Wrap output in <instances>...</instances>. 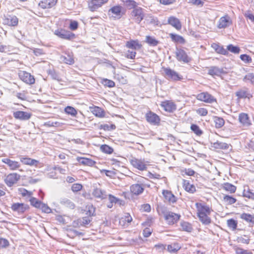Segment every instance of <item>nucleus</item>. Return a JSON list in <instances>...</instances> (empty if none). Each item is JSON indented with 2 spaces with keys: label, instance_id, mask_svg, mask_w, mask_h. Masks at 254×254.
I'll return each mask as SVG.
<instances>
[{
  "label": "nucleus",
  "instance_id": "obj_1",
  "mask_svg": "<svg viewBox=\"0 0 254 254\" xmlns=\"http://www.w3.org/2000/svg\"><path fill=\"white\" fill-rule=\"evenodd\" d=\"M195 205L197 210V215L199 220L205 225L210 224L211 219L208 216L211 211L210 207L204 203L196 202Z\"/></svg>",
  "mask_w": 254,
  "mask_h": 254
},
{
  "label": "nucleus",
  "instance_id": "obj_2",
  "mask_svg": "<svg viewBox=\"0 0 254 254\" xmlns=\"http://www.w3.org/2000/svg\"><path fill=\"white\" fill-rule=\"evenodd\" d=\"M164 217L165 220L169 225H173L177 223L180 219V214L174 213L171 211H163Z\"/></svg>",
  "mask_w": 254,
  "mask_h": 254
},
{
  "label": "nucleus",
  "instance_id": "obj_3",
  "mask_svg": "<svg viewBox=\"0 0 254 254\" xmlns=\"http://www.w3.org/2000/svg\"><path fill=\"white\" fill-rule=\"evenodd\" d=\"M165 77L170 80L179 81L183 78L178 72L169 67L163 68Z\"/></svg>",
  "mask_w": 254,
  "mask_h": 254
},
{
  "label": "nucleus",
  "instance_id": "obj_4",
  "mask_svg": "<svg viewBox=\"0 0 254 254\" xmlns=\"http://www.w3.org/2000/svg\"><path fill=\"white\" fill-rule=\"evenodd\" d=\"M130 164L133 167L140 171L146 170L148 162L144 159H138L136 158H132L130 160Z\"/></svg>",
  "mask_w": 254,
  "mask_h": 254
},
{
  "label": "nucleus",
  "instance_id": "obj_5",
  "mask_svg": "<svg viewBox=\"0 0 254 254\" xmlns=\"http://www.w3.org/2000/svg\"><path fill=\"white\" fill-rule=\"evenodd\" d=\"M144 17L143 9L137 7L133 9L131 12V17L135 22L139 24Z\"/></svg>",
  "mask_w": 254,
  "mask_h": 254
},
{
  "label": "nucleus",
  "instance_id": "obj_6",
  "mask_svg": "<svg viewBox=\"0 0 254 254\" xmlns=\"http://www.w3.org/2000/svg\"><path fill=\"white\" fill-rule=\"evenodd\" d=\"M124 14V8L120 5L112 6L108 10V14L117 19H120Z\"/></svg>",
  "mask_w": 254,
  "mask_h": 254
},
{
  "label": "nucleus",
  "instance_id": "obj_7",
  "mask_svg": "<svg viewBox=\"0 0 254 254\" xmlns=\"http://www.w3.org/2000/svg\"><path fill=\"white\" fill-rule=\"evenodd\" d=\"M175 54L177 59L180 62L188 63L190 61V58L183 49L177 48Z\"/></svg>",
  "mask_w": 254,
  "mask_h": 254
},
{
  "label": "nucleus",
  "instance_id": "obj_8",
  "mask_svg": "<svg viewBox=\"0 0 254 254\" xmlns=\"http://www.w3.org/2000/svg\"><path fill=\"white\" fill-rule=\"evenodd\" d=\"M20 176L17 173H10L6 176L4 182L8 187H11L20 179Z\"/></svg>",
  "mask_w": 254,
  "mask_h": 254
},
{
  "label": "nucleus",
  "instance_id": "obj_9",
  "mask_svg": "<svg viewBox=\"0 0 254 254\" xmlns=\"http://www.w3.org/2000/svg\"><path fill=\"white\" fill-rule=\"evenodd\" d=\"M55 34L59 37L64 39L70 40L75 37V35L73 33L64 29L56 30Z\"/></svg>",
  "mask_w": 254,
  "mask_h": 254
},
{
  "label": "nucleus",
  "instance_id": "obj_10",
  "mask_svg": "<svg viewBox=\"0 0 254 254\" xmlns=\"http://www.w3.org/2000/svg\"><path fill=\"white\" fill-rule=\"evenodd\" d=\"M20 78L24 82L28 84H33L35 83V78L30 73L26 71H21L19 73Z\"/></svg>",
  "mask_w": 254,
  "mask_h": 254
},
{
  "label": "nucleus",
  "instance_id": "obj_11",
  "mask_svg": "<svg viewBox=\"0 0 254 254\" xmlns=\"http://www.w3.org/2000/svg\"><path fill=\"white\" fill-rule=\"evenodd\" d=\"M109 0H91L88 3V6L91 11H94L106 3Z\"/></svg>",
  "mask_w": 254,
  "mask_h": 254
},
{
  "label": "nucleus",
  "instance_id": "obj_12",
  "mask_svg": "<svg viewBox=\"0 0 254 254\" xmlns=\"http://www.w3.org/2000/svg\"><path fill=\"white\" fill-rule=\"evenodd\" d=\"M147 121L153 125H158L160 123V118L156 114L149 112L145 115Z\"/></svg>",
  "mask_w": 254,
  "mask_h": 254
},
{
  "label": "nucleus",
  "instance_id": "obj_13",
  "mask_svg": "<svg viewBox=\"0 0 254 254\" xmlns=\"http://www.w3.org/2000/svg\"><path fill=\"white\" fill-rule=\"evenodd\" d=\"M59 61L61 63H64L67 64L71 65L74 64V59L72 53H65L64 55L60 56Z\"/></svg>",
  "mask_w": 254,
  "mask_h": 254
},
{
  "label": "nucleus",
  "instance_id": "obj_14",
  "mask_svg": "<svg viewBox=\"0 0 254 254\" xmlns=\"http://www.w3.org/2000/svg\"><path fill=\"white\" fill-rule=\"evenodd\" d=\"M239 121L243 127H248L252 124L248 115L244 113L239 114Z\"/></svg>",
  "mask_w": 254,
  "mask_h": 254
},
{
  "label": "nucleus",
  "instance_id": "obj_15",
  "mask_svg": "<svg viewBox=\"0 0 254 254\" xmlns=\"http://www.w3.org/2000/svg\"><path fill=\"white\" fill-rule=\"evenodd\" d=\"M197 99L207 103H212L215 101L214 98L207 92H202L198 94Z\"/></svg>",
  "mask_w": 254,
  "mask_h": 254
},
{
  "label": "nucleus",
  "instance_id": "obj_16",
  "mask_svg": "<svg viewBox=\"0 0 254 254\" xmlns=\"http://www.w3.org/2000/svg\"><path fill=\"white\" fill-rule=\"evenodd\" d=\"M161 106L167 112H173L176 110V104L170 101H165L162 102L161 104Z\"/></svg>",
  "mask_w": 254,
  "mask_h": 254
},
{
  "label": "nucleus",
  "instance_id": "obj_17",
  "mask_svg": "<svg viewBox=\"0 0 254 254\" xmlns=\"http://www.w3.org/2000/svg\"><path fill=\"white\" fill-rule=\"evenodd\" d=\"M31 116V114L23 111H16L13 113V117L20 120L26 121L29 120Z\"/></svg>",
  "mask_w": 254,
  "mask_h": 254
},
{
  "label": "nucleus",
  "instance_id": "obj_18",
  "mask_svg": "<svg viewBox=\"0 0 254 254\" xmlns=\"http://www.w3.org/2000/svg\"><path fill=\"white\" fill-rule=\"evenodd\" d=\"M162 194L166 200L170 203H174L177 201V197L172 192L168 190H163Z\"/></svg>",
  "mask_w": 254,
  "mask_h": 254
},
{
  "label": "nucleus",
  "instance_id": "obj_19",
  "mask_svg": "<svg viewBox=\"0 0 254 254\" xmlns=\"http://www.w3.org/2000/svg\"><path fill=\"white\" fill-rule=\"evenodd\" d=\"M2 162L7 165L9 169L11 170H15L19 168L20 166V163L16 161L11 160L8 158H3Z\"/></svg>",
  "mask_w": 254,
  "mask_h": 254
},
{
  "label": "nucleus",
  "instance_id": "obj_20",
  "mask_svg": "<svg viewBox=\"0 0 254 254\" xmlns=\"http://www.w3.org/2000/svg\"><path fill=\"white\" fill-rule=\"evenodd\" d=\"M232 24L230 18L228 15H225L220 18L219 21L218 28H225Z\"/></svg>",
  "mask_w": 254,
  "mask_h": 254
},
{
  "label": "nucleus",
  "instance_id": "obj_21",
  "mask_svg": "<svg viewBox=\"0 0 254 254\" xmlns=\"http://www.w3.org/2000/svg\"><path fill=\"white\" fill-rule=\"evenodd\" d=\"M208 73L213 76H219L222 74L226 73V72L222 68H219L217 66H211L209 68Z\"/></svg>",
  "mask_w": 254,
  "mask_h": 254
},
{
  "label": "nucleus",
  "instance_id": "obj_22",
  "mask_svg": "<svg viewBox=\"0 0 254 254\" xmlns=\"http://www.w3.org/2000/svg\"><path fill=\"white\" fill-rule=\"evenodd\" d=\"M4 22L10 26H16L18 24V19L16 16L9 15L4 19Z\"/></svg>",
  "mask_w": 254,
  "mask_h": 254
},
{
  "label": "nucleus",
  "instance_id": "obj_23",
  "mask_svg": "<svg viewBox=\"0 0 254 254\" xmlns=\"http://www.w3.org/2000/svg\"><path fill=\"white\" fill-rule=\"evenodd\" d=\"M168 23L177 30H180L182 28V24L180 20L174 16H170L169 17Z\"/></svg>",
  "mask_w": 254,
  "mask_h": 254
},
{
  "label": "nucleus",
  "instance_id": "obj_24",
  "mask_svg": "<svg viewBox=\"0 0 254 254\" xmlns=\"http://www.w3.org/2000/svg\"><path fill=\"white\" fill-rule=\"evenodd\" d=\"M130 190L133 194L135 195H139L143 192L144 188L142 185L135 184L130 186Z\"/></svg>",
  "mask_w": 254,
  "mask_h": 254
},
{
  "label": "nucleus",
  "instance_id": "obj_25",
  "mask_svg": "<svg viewBox=\"0 0 254 254\" xmlns=\"http://www.w3.org/2000/svg\"><path fill=\"white\" fill-rule=\"evenodd\" d=\"M126 45L127 48L134 50H139L142 47L138 40H133L127 41Z\"/></svg>",
  "mask_w": 254,
  "mask_h": 254
},
{
  "label": "nucleus",
  "instance_id": "obj_26",
  "mask_svg": "<svg viewBox=\"0 0 254 254\" xmlns=\"http://www.w3.org/2000/svg\"><path fill=\"white\" fill-rule=\"evenodd\" d=\"M56 3V0H42L39 3V5L43 9L50 8L55 5Z\"/></svg>",
  "mask_w": 254,
  "mask_h": 254
},
{
  "label": "nucleus",
  "instance_id": "obj_27",
  "mask_svg": "<svg viewBox=\"0 0 254 254\" xmlns=\"http://www.w3.org/2000/svg\"><path fill=\"white\" fill-rule=\"evenodd\" d=\"M28 208L26 205L23 203H15L12 204L11 209L18 213H23L26 209Z\"/></svg>",
  "mask_w": 254,
  "mask_h": 254
},
{
  "label": "nucleus",
  "instance_id": "obj_28",
  "mask_svg": "<svg viewBox=\"0 0 254 254\" xmlns=\"http://www.w3.org/2000/svg\"><path fill=\"white\" fill-rule=\"evenodd\" d=\"M77 160L79 163L90 167L93 166L96 164V162L93 160L85 157H77Z\"/></svg>",
  "mask_w": 254,
  "mask_h": 254
},
{
  "label": "nucleus",
  "instance_id": "obj_29",
  "mask_svg": "<svg viewBox=\"0 0 254 254\" xmlns=\"http://www.w3.org/2000/svg\"><path fill=\"white\" fill-rule=\"evenodd\" d=\"M20 160L23 164L30 166H37L39 164V161L30 158L20 157Z\"/></svg>",
  "mask_w": 254,
  "mask_h": 254
},
{
  "label": "nucleus",
  "instance_id": "obj_30",
  "mask_svg": "<svg viewBox=\"0 0 254 254\" xmlns=\"http://www.w3.org/2000/svg\"><path fill=\"white\" fill-rule=\"evenodd\" d=\"M211 47L218 54H222L223 55H228V52L223 48V46H221L218 44L213 43L211 45Z\"/></svg>",
  "mask_w": 254,
  "mask_h": 254
},
{
  "label": "nucleus",
  "instance_id": "obj_31",
  "mask_svg": "<svg viewBox=\"0 0 254 254\" xmlns=\"http://www.w3.org/2000/svg\"><path fill=\"white\" fill-rule=\"evenodd\" d=\"M90 111L96 117H103L105 115L104 111L97 106L90 107Z\"/></svg>",
  "mask_w": 254,
  "mask_h": 254
},
{
  "label": "nucleus",
  "instance_id": "obj_32",
  "mask_svg": "<svg viewBox=\"0 0 254 254\" xmlns=\"http://www.w3.org/2000/svg\"><path fill=\"white\" fill-rule=\"evenodd\" d=\"M183 187L187 191L190 193H193L196 190L195 186L190 184L187 180H183Z\"/></svg>",
  "mask_w": 254,
  "mask_h": 254
},
{
  "label": "nucleus",
  "instance_id": "obj_33",
  "mask_svg": "<svg viewBox=\"0 0 254 254\" xmlns=\"http://www.w3.org/2000/svg\"><path fill=\"white\" fill-rule=\"evenodd\" d=\"M240 218L251 224L254 225V215L243 213L241 215Z\"/></svg>",
  "mask_w": 254,
  "mask_h": 254
},
{
  "label": "nucleus",
  "instance_id": "obj_34",
  "mask_svg": "<svg viewBox=\"0 0 254 254\" xmlns=\"http://www.w3.org/2000/svg\"><path fill=\"white\" fill-rule=\"evenodd\" d=\"M93 195L97 198H99L102 199L106 198L107 196L105 191L98 188L94 189L93 191Z\"/></svg>",
  "mask_w": 254,
  "mask_h": 254
},
{
  "label": "nucleus",
  "instance_id": "obj_35",
  "mask_svg": "<svg viewBox=\"0 0 254 254\" xmlns=\"http://www.w3.org/2000/svg\"><path fill=\"white\" fill-rule=\"evenodd\" d=\"M222 188L231 193H234L236 190V187L229 183H224Z\"/></svg>",
  "mask_w": 254,
  "mask_h": 254
},
{
  "label": "nucleus",
  "instance_id": "obj_36",
  "mask_svg": "<svg viewBox=\"0 0 254 254\" xmlns=\"http://www.w3.org/2000/svg\"><path fill=\"white\" fill-rule=\"evenodd\" d=\"M60 203L62 205L70 209H74L75 207V204H74V203L72 202L70 200L66 198H61L60 200Z\"/></svg>",
  "mask_w": 254,
  "mask_h": 254
},
{
  "label": "nucleus",
  "instance_id": "obj_37",
  "mask_svg": "<svg viewBox=\"0 0 254 254\" xmlns=\"http://www.w3.org/2000/svg\"><path fill=\"white\" fill-rule=\"evenodd\" d=\"M121 1L128 9H134L136 6V2L134 0H121Z\"/></svg>",
  "mask_w": 254,
  "mask_h": 254
},
{
  "label": "nucleus",
  "instance_id": "obj_38",
  "mask_svg": "<svg viewBox=\"0 0 254 254\" xmlns=\"http://www.w3.org/2000/svg\"><path fill=\"white\" fill-rule=\"evenodd\" d=\"M145 42L150 46H156L159 43L158 40L154 37L150 36H146Z\"/></svg>",
  "mask_w": 254,
  "mask_h": 254
},
{
  "label": "nucleus",
  "instance_id": "obj_39",
  "mask_svg": "<svg viewBox=\"0 0 254 254\" xmlns=\"http://www.w3.org/2000/svg\"><path fill=\"white\" fill-rule=\"evenodd\" d=\"M181 249V246L177 243H173L167 247L168 251L171 253H175Z\"/></svg>",
  "mask_w": 254,
  "mask_h": 254
},
{
  "label": "nucleus",
  "instance_id": "obj_40",
  "mask_svg": "<svg viewBox=\"0 0 254 254\" xmlns=\"http://www.w3.org/2000/svg\"><path fill=\"white\" fill-rule=\"evenodd\" d=\"M109 200L111 203H118L120 205H124V201L119 198H117L112 194H109Z\"/></svg>",
  "mask_w": 254,
  "mask_h": 254
},
{
  "label": "nucleus",
  "instance_id": "obj_41",
  "mask_svg": "<svg viewBox=\"0 0 254 254\" xmlns=\"http://www.w3.org/2000/svg\"><path fill=\"white\" fill-rule=\"evenodd\" d=\"M213 147L216 149H226L228 148V145L226 143L217 141L213 144Z\"/></svg>",
  "mask_w": 254,
  "mask_h": 254
},
{
  "label": "nucleus",
  "instance_id": "obj_42",
  "mask_svg": "<svg viewBox=\"0 0 254 254\" xmlns=\"http://www.w3.org/2000/svg\"><path fill=\"white\" fill-rule=\"evenodd\" d=\"M226 50H227L228 52L229 51L235 54H239L241 51L238 46H234L232 44L228 45Z\"/></svg>",
  "mask_w": 254,
  "mask_h": 254
},
{
  "label": "nucleus",
  "instance_id": "obj_43",
  "mask_svg": "<svg viewBox=\"0 0 254 254\" xmlns=\"http://www.w3.org/2000/svg\"><path fill=\"white\" fill-rule=\"evenodd\" d=\"M170 37L172 40L175 42H178L181 44L185 43V39L183 37L180 35L174 34H171Z\"/></svg>",
  "mask_w": 254,
  "mask_h": 254
},
{
  "label": "nucleus",
  "instance_id": "obj_44",
  "mask_svg": "<svg viewBox=\"0 0 254 254\" xmlns=\"http://www.w3.org/2000/svg\"><path fill=\"white\" fill-rule=\"evenodd\" d=\"M100 150L102 152L108 154H112L114 151L111 147L107 144L102 145L100 146Z\"/></svg>",
  "mask_w": 254,
  "mask_h": 254
},
{
  "label": "nucleus",
  "instance_id": "obj_45",
  "mask_svg": "<svg viewBox=\"0 0 254 254\" xmlns=\"http://www.w3.org/2000/svg\"><path fill=\"white\" fill-rule=\"evenodd\" d=\"M214 121L215 123V127L216 128L221 127L224 126L225 123L224 119L218 117H215L214 118Z\"/></svg>",
  "mask_w": 254,
  "mask_h": 254
},
{
  "label": "nucleus",
  "instance_id": "obj_46",
  "mask_svg": "<svg viewBox=\"0 0 254 254\" xmlns=\"http://www.w3.org/2000/svg\"><path fill=\"white\" fill-rule=\"evenodd\" d=\"M181 226L183 230L190 232L192 228L190 223L187 222H182L181 223Z\"/></svg>",
  "mask_w": 254,
  "mask_h": 254
},
{
  "label": "nucleus",
  "instance_id": "obj_47",
  "mask_svg": "<svg viewBox=\"0 0 254 254\" xmlns=\"http://www.w3.org/2000/svg\"><path fill=\"white\" fill-rule=\"evenodd\" d=\"M227 224L229 228L232 230L236 229L237 227V221L233 219H230L227 220Z\"/></svg>",
  "mask_w": 254,
  "mask_h": 254
},
{
  "label": "nucleus",
  "instance_id": "obj_48",
  "mask_svg": "<svg viewBox=\"0 0 254 254\" xmlns=\"http://www.w3.org/2000/svg\"><path fill=\"white\" fill-rule=\"evenodd\" d=\"M223 200L228 204L230 205L233 204L236 202V198L229 195H225L223 197Z\"/></svg>",
  "mask_w": 254,
  "mask_h": 254
},
{
  "label": "nucleus",
  "instance_id": "obj_49",
  "mask_svg": "<svg viewBox=\"0 0 254 254\" xmlns=\"http://www.w3.org/2000/svg\"><path fill=\"white\" fill-rule=\"evenodd\" d=\"M65 112L72 116H75L77 114L76 110L72 107L67 106L64 109Z\"/></svg>",
  "mask_w": 254,
  "mask_h": 254
},
{
  "label": "nucleus",
  "instance_id": "obj_50",
  "mask_svg": "<svg viewBox=\"0 0 254 254\" xmlns=\"http://www.w3.org/2000/svg\"><path fill=\"white\" fill-rule=\"evenodd\" d=\"M243 80L245 82H250L252 84H254V73H248L245 75L243 78Z\"/></svg>",
  "mask_w": 254,
  "mask_h": 254
},
{
  "label": "nucleus",
  "instance_id": "obj_51",
  "mask_svg": "<svg viewBox=\"0 0 254 254\" xmlns=\"http://www.w3.org/2000/svg\"><path fill=\"white\" fill-rule=\"evenodd\" d=\"M190 128L197 135L200 136L202 134V131L196 125H192L190 127Z\"/></svg>",
  "mask_w": 254,
  "mask_h": 254
},
{
  "label": "nucleus",
  "instance_id": "obj_52",
  "mask_svg": "<svg viewBox=\"0 0 254 254\" xmlns=\"http://www.w3.org/2000/svg\"><path fill=\"white\" fill-rule=\"evenodd\" d=\"M38 208H40L42 211L45 213H50L52 212L51 209L45 203L41 202L40 206H39Z\"/></svg>",
  "mask_w": 254,
  "mask_h": 254
},
{
  "label": "nucleus",
  "instance_id": "obj_53",
  "mask_svg": "<svg viewBox=\"0 0 254 254\" xmlns=\"http://www.w3.org/2000/svg\"><path fill=\"white\" fill-rule=\"evenodd\" d=\"M235 251L236 254H253L252 252L241 248H236L235 249Z\"/></svg>",
  "mask_w": 254,
  "mask_h": 254
},
{
  "label": "nucleus",
  "instance_id": "obj_54",
  "mask_svg": "<svg viewBox=\"0 0 254 254\" xmlns=\"http://www.w3.org/2000/svg\"><path fill=\"white\" fill-rule=\"evenodd\" d=\"M30 202L31 205H32L33 206L36 208H39V206H40V204L42 202L41 201L38 200L37 198L35 197H31L30 199Z\"/></svg>",
  "mask_w": 254,
  "mask_h": 254
},
{
  "label": "nucleus",
  "instance_id": "obj_55",
  "mask_svg": "<svg viewBox=\"0 0 254 254\" xmlns=\"http://www.w3.org/2000/svg\"><path fill=\"white\" fill-rule=\"evenodd\" d=\"M49 74L51 76L52 78L57 80L59 81L61 80L59 74L54 70H50L49 72Z\"/></svg>",
  "mask_w": 254,
  "mask_h": 254
},
{
  "label": "nucleus",
  "instance_id": "obj_56",
  "mask_svg": "<svg viewBox=\"0 0 254 254\" xmlns=\"http://www.w3.org/2000/svg\"><path fill=\"white\" fill-rule=\"evenodd\" d=\"M238 241L239 243L243 244H249L250 243V239L249 238L245 235L244 237H240L238 238Z\"/></svg>",
  "mask_w": 254,
  "mask_h": 254
},
{
  "label": "nucleus",
  "instance_id": "obj_57",
  "mask_svg": "<svg viewBox=\"0 0 254 254\" xmlns=\"http://www.w3.org/2000/svg\"><path fill=\"white\" fill-rule=\"evenodd\" d=\"M243 196L249 198L254 199V193L251 192L250 190H244Z\"/></svg>",
  "mask_w": 254,
  "mask_h": 254
},
{
  "label": "nucleus",
  "instance_id": "obj_58",
  "mask_svg": "<svg viewBox=\"0 0 254 254\" xmlns=\"http://www.w3.org/2000/svg\"><path fill=\"white\" fill-rule=\"evenodd\" d=\"M135 55L136 52L133 50H128L126 54V57L130 59H134Z\"/></svg>",
  "mask_w": 254,
  "mask_h": 254
},
{
  "label": "nucleus",
  "instance_id": "obj_59",
  "mask_svg": "<svg viewBox=\"0 0 254 254\" xmlns=\"http://www.w3.org/2000/svg\"><path fill=\"white\" fill-rule=\"evenodd\" d=\"M44 125L47 127H58L60 126V123L58 122H52L49 121L45 123Z\"/></svg>",
  "mask_w": 254,
  "mask_h": 254
},
{
  "label": "nucleus",
  "instance_id": "obj_60",
  "mask_svg": "<svg viewBox=\"0 0 254 254\" xmlns=\"http://www.w3.org/2000/svg\"><path fill=\"white\" fill-rule=\"evenodd\" d=\"M189 3L193 5L202 6L204 4V1L202 0H190Z\"/></svg>",
  "mask_w": 254,
  "mask_h": 254
},
{
  "label": "nucleus",
  "instance_id": "obj_61",
  "mask_svg": "<svg viewBox=\"0 0 254 254\" xmlns=\"http://www.w3.org/2000/svg\"><path fill=\"white\" fill-rule=\"evenodd\" d=\"M82 188V186L79 184H74L71 187V190L73 192H77L80 190Z\"/></svg>",
  "mask_w": 254,
  "mask_h": 254
},
{
  "label": "nucleus",
  "instance_id": "obj_62",
  "mask_svg": "<svg viewBox=\"0 0 254 254\" xmlns=\"http://www.w3.org/2000/svg\"><path fill=\"white\" fill-rule=\"evenodd\" d=\"M240 59L242 61L247 63H250L252 61L251 58L246 54L241 55L240 56Z\"/></svg>",
  "mask_w": 254,
  "mask_h": 254
},
{
  "label": "nucleus",
  "instance_id": "obj_63",
  "mask_svg": "<svg viewBox=\"0 0 254 254\" xmlns=\"http://www.w3.org/2000/svg\"><path fill=\"white\" fill-rule=\"evenodd\" d=\"M236 94L237 96L240 98H246L247 97V93L244 90L238 91L236 92Z\"/></svg>",
  "mask_w": 254,
  "mask_h": 254
},
{
  "label": "nucleus",
  "instance_id": "obj_64",
  "mask_svg": "<svg viewBox=\"0 0 254 254\" xmlns=\"http://www.w3.org/2000/svg\"><path fill=\"white\" fill-rule=\"evenodd\" d=\"M196 112L198 114L201 116H206L208 112L207 110L203 108H200L197 110Z\"/></svg>",
  "mask_w": 254,
  "mask_h": 254
}]
</instances>
